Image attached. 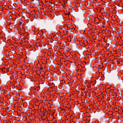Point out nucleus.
I'll list each match as a JSON object with an SVG mask.
<instances>
[{"label": "nucleus", "instance_id": "obj_1", "mask_svg": "<svg viewBox=\"0 0 123 123\" xmlns=\"http://www.w3.org/2000/svg\"><path fill=\"white\" fill-rule=\"evenodd\" d=\"M38 68L39 69V70H40V71L41 72L43 71V70L44 69L43 67H42L41 65V67Z\"/></svg>", "mask_w": 123, "mask_h": 123}, {"label": "nucleus", "instance_id": "obj_2", "mask_svg": "<svg viewBox=\"0 0 123 123\" xmlns=\"http://www.w3.org/2000/svg\"><path fill=\"white\" fill-rule=\"evenodd\" d=\"M40 86H38L36 87L35 89L37 91H38L40 90Z\"/></svg>", "mask_w": 123, "mask_h": 123}, {"label": "nucleus", "instance_id": "obj_3", "mask_svg": "<svg viewBox=\"0 0 123 123\" xmlns=\"http://www.w3.org/2000/svg\"><path fill=\"white\" fill-rule=\"evenodd\" d=\"M22 22L20 21H19V22L18 23V24L19 25H21L22 24Z\"/></svg>", "mask_w": 123, "mask_h": 123}, {"label": "nucleus", "instance_id": "obj_4", "mask_svg": "<svg viewBox=\"0 0 123 123\" xmlns=\"http://www.w3.org/2000/svg\"><path fill=\"white\" fill-rule=\"evenodd\" d=\"M42 114H43V116H46L45 114L46 112H42Z\"/></svg>", "mask_w": 123, "mask_h": 123}, {"label": "nucleus", "instance_id": "obj_5", "mask_svg": "<svg viewBox=\"0 0 123 123\" xmlns=\"http://www.w3.org/2000/svg\"><path fill=\"white\" fill-rule=\"evenodd\" d=\"M5 69H6V70H7V69L6 68H3L2 69V71L3 72H5Z\"/></svg>", "mask_w": 123, "mask_h": 123}]
</instances>
